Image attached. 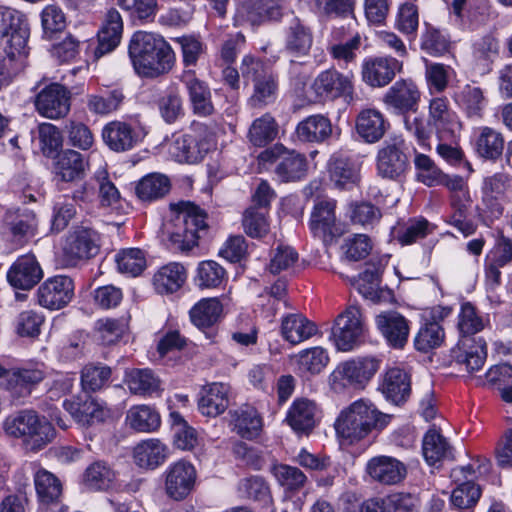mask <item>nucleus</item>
Returning a JSON list of instances; mask_svg holds the SVG:
<instances>
[{"label": "nucleus", "instance_id": "61", "mask_svg": "<svg viewBox=\"0 0 512 512\" xmlns=\"http://www.w3.org/2000/svg\"><path fill=\"white\" fill-rule=\"evenodd\" d=\"M242 226L244 232L251 238L261 239L265 237L270 230L269 222L264 212L256 206L248 207L242 216Z\"/></svg>", "mask_w": 512, "mask_h": 512}, {"label": "nucleus", "instance_id": "14", "mask_svg": "<svg viewBox=\"0 0 512 512\" xmlns=\"http://www.w3.org/2000/svg\"><path fill=\"white\" fill-rule=\"evenodd\" d=\"M70 92L63 85L52 83L44 87L35 98L39 114L50 119L65 117L70 111Z\"/></svg>", "mask_w": 512, "mask_h": 512}, {"label": "nucleus", "instance_id": "17", "mask_svg": "<svg viewBox=\"0 0 512 512\" xmlns=\"http://www.w3.org/2000/svg\"><path fill=\"white\" fill-rule=\"evenodd\" d=\"M96 232L87 228H77L66 239L63 251L69 266L81 260L94 257L99 251Z\"/></svg>", "mask_w": 512, "mask_h": 512}, {"label": "nucleus", "instance_id": "8", "mask_svg": "<svg viewBox=\"0 0 512 512\" xmlns=\"http://www.w3.org/2000/svg\"><path fill=\"white\" fill-rule=\"evenodd\" d=\"M480 462V460H478ZM490 469V462L487 459H483L478 464L477 468H474V464H468L466 466H460L452 470V478L456 481L460 480L461 477L465 478L466 481L459 484L453 491L450 497L451 504L458 509H470L479 500L481 496V490L469 478H473L477 475L485 474Z\"/></svg>", "mask_w": 512, "mask_h": 512}, {"label": "nucleus", "instance_id": "13", "mask_svg": "<svg viewBox=\"0 0 512 512\" xmlns=\"http://www.w3.org/2000/svg\"><path fill=\"white\" fill-rule=\"evenodd\" d=\"M429 124L435 128L440 140L455 138L462 128L459 116L450 107L445 96L433 97L430 100Z\"/></svg>", "mask_w": 512, "mask_h": 512}, {"label": "nucleus", "instance_id": "42", "mask_svg": "<svg viewBox=\"0 0 512 512\" xmlns=\"http://www.w3.org/2000/svg\"><path fill=\"white\" fill-rule=\"evenodd\" d=\"M136 465L145 469H155L167 457V447L157 439L139 443L133 452Z\"/></svg>", "mask_w": 512, "mask_h": 512}, {"label": "nucleus", "instance_id": "46", "mask_svg": "<svg viewBox=\"0 0 512 512\" xmlns=\"http://www.w3.org/2000/svg\"><path fill=\"white\" fill-rule=\"evenodd\" d=\"M300 140L305 142H323L331 136L332 126L323 115H312L301 121L296 128Z\"/></svg>", "mask_w": 512, "mask_h": 512}, {"label": "nucleus", "instance_id": "60", "mask_svg": "<svg viewBox=\"0 0 512 512\" xmlns=\"http://www.w3.org/2000/svg\"><path fill=\"white\" fill-rule=\"evenodd\" d=\"M445 338L443 327L436 322H425L414 338V347L420 352H428L439 347Z\"/></svg>", "mask_w": 512, "mask_h": 512}, {"label": "nucleus", "instance_id": "28", "mask_svg": "<svg viewBox=\"0 0 512 512\" xmlns=\"http://www.w3.org/2000/svg\"><path fill=\"white\" fill-rule=\"evenodd\" d=\"M209 141H200L194 135H180L169 147L170 155L180 163H196L210 150Z\"/></svg>", "mask_w": 512, "mask_h": 512}, {"label": "nucleus", "instance_id": "48", "mask_svg": "<svg viewBox=\"0 0 512 512\" xmlns=\"http://www.w3.org/2000/svg\"><path fill=\"white\" fill-rule=\"evenodd\" d=\"M124 98L125 96L120 89L99 94H88L86 96V107L94 115L107 116L120 108Z\"/></svg>", "mask_w": 512, "mask_h": 512}, {"label": "nucleus", "instance_id": "58", "mask_svg": "<svg viewBox=\"0 0 512 512\" xmlns=\"http://www.w3.org/2000/svg\"><path fill=\"white\" fill-rule=\"evenodd\" d=\"M348 306L340 313L332 328L331 339L338 351L349 352L352 350V312Z\"/></svg>", "mask_w": 512, "mask_h": 512}, {"label": "nucleus", "instance_id": "15", "mask_svg": "<svg viewBox=\"0 0 512 512\" xmlns=\"http://www.w3.org/2000/svg\"><path fill=\"white\" fill-rule=\"evenodd\" d=\"M375 325L389 347L403 349L406 346L410 321L404 315L395 310L381 312L375 317Z\"/></svg>", "mask_w": 512, "mask_h": 512}, {"label": "nucleus", "instance_id": "29", "mask_svg": "<svg viewBox=\"0 0 512 512\" xmlns=\"http://www.w3.org/2000/svg\"><path fill=\"white\" fill-rule=\"evenodd\" d=\"M182 80L188 91L193 113L202 117L213 114L214 105L209 87L203 81L196 78L193 71L185 72Z\"/></svg>", "mask_w": 512, "mask_h": 512}, {"label": "nucleus", "instance_id": "4", "mask_svg": "<svg viewBox=\"0 0 512 512\" xmlns=\"http://www.w3.org/2000/svg\"><path fill=\"white\" fill-rule=\"evenodd\" d=\"M240 71L246 81L253 83V94L249 98L251 107L263 108L275 100L278 85L263 62L250 55L244 56Z\"/></svg>", "mask_w": 512, "mask_h": 512}, {"label": "nucleus", "instance_id": "26", "mask_svg": "<svg viewBox=\"0 0 512 512\" xmlns=\"http://www.w3.org/2000/svg\"><path fill=\"white\" fill-rule=\"evenodd\" d=\"M379 390L385 399L400 405L407 401L411 393L410 376L398 367L388 369L381 378Z\"/></svg>", "mask_w": 512, "mask_h": 512}, {"label": "nucleus", "instance_id": "19", "mask_svg": "<svg viewBox=\"0 0 512 512\" xmlns=\"http://www.w3.org/2000/svg\"><path fill=\"white\" fill-rule=\"evenodd\" d=\"M64 409L81 426H91L109 417V410L89 395H78L63 402Z\"/></svg>", "mask_w": 512, "mask_h": 512}, {"label": "nucleus", "instance_id": "38", "mask_svg": "<svg viewBox=\"0 0 512 512\" xmlns=\"http://www.w3.org/2000/svg\"><path fill=\"white\" fill-rule=\"evenodd\" d=\"M387 122L383 114L376 109L361 111L356 120V130L366 143L378 142L386 132Z\"/></svg>", "mask_w": 512, "mask_h": 512}, {"label": "nucleus", "instance_id": "52", "mask_svg": "<svg viewBox=\"0 0 512 512\" xmlns=\"http://www.w3.org/2000/svg\"><path fill=\"white\" fill-rule=\"evenodd\" d=\"M170 180L160 173L144 176L136 186V194L143 201H153L164 197L170 190Z\"/></svg>", "mask_w": 512, "mask_h": 512}, {"label": "nucleus", "instance_id": "16", "mask_svg": "<svg viewBox=\"0 0 512 512\" xmlns=\"http://www.w3.org/2000/svg\"><path fill=\"white\" fill-rule=\"evenodd\" d=\"M451 98L466 118L479 121L483 118L488 105L486 91L474 83L458 85L453 88Z\"/></svg>", "mask_w": 512, "mask_h": 512}, {"label": "nucleus", "instance_id": "44", "mask_svg": "<svg viewBox=\"0 0 512 512\" xmlns=\"http://www.w3.org/2000/svg\"><path fill=\"white\" fill-rule=\"evenodd\" d=\"M125 382L132 394L147 396L161 390V381L154 372L148 368L132 369L126 372Z\"/></svg>", "mask_w": 512, "mask_h": 512}, {"label": "nucleus", "instance_id": "49", "mask_svg": "<svg viewBox=\"0 0 512 512\" xmlns=\"http://www.w3.org/2000/svg\"><path fill=\"white\" fill-rule=\"evenodd\" d=\"M270 473L278 485L288 493H296L304 488L307 477L298 467L283 463H275L270 468Z\"/></svg>", "mask_w": 512, "mask_h": 512}, {"label": "nucleus", "instance_id": "32", "mask_svg": "<svg viewBox=\"0 0 512 512\" xmlns=\"http://www.w3.org/2000/svg\"><path fill=\"white\" fill-rule=\"evenodd\" d=\"M102 139L110 150L125 152L135 146L138 136L130 124L123 121H111L103 127Z\"/></svg>", "mask_w": 512, "mask_h": 512}, {"label": "nucleus", "instance_id": "35", "mask_svg": "<svg viewBox=\"0 0 512 512\" xmlns=\"http://www.w3.org/2000/svg\"><path fill=\"white\" fill-rule=\"evenodd\" d=\"M350 87V80L337 71H324L312 83L311 90L314 97L311 101L317 102L324 98H335L342 95Z\"/></svg>", "mask_w": 512, "mask_h": 512}, {"label": "nucleus", "instance_id": "54", "mask_svg": "<svg viewBox=\"0 0 512 512\" xmlns=\"http://www.w3.org/2000/svg\"><path fill=\"white\" fill-rule=\"evenodd\" d=\"M277 134L276 120L266 113L252 122L248 131V139L254 146L263 147L272 142Z\"/></svg>", "mask_w": 512, "mask_h": 512}, {"label": "nucleus", "instance_id": "10", "mask_svg": "<svg viewBox=\"0 0 512 512\" xmlns=\"http://www.w3.org/2000/svg\"><path fill=\"white\" fill-rule=\"evenodd\" d=\"M403 70V62L392 56L366 57L361 64L362 81L372 88L390 84Z\"/></svg>", "mask_w": 512, "mask_h": 512}, {"label": "nucleus", "instance_id": "2", "mask_svg": "<svg viewBox=\"0 0 512 512\" xmlns=\"http://www.w3.org/2000/svg\"><path fill=\"white\" fill-rule=\"evenodd\" d=\"M173 213L167 224L169 240L174 249L186 252L197 246L208 229L206 213L191 202L171 203Z\"/></svg>", "mask_w": 512, "mask_h": 512}, {"label": "nucleus", "instance_id": "34", "mask_svg": "<svg viewBox=\"0 0 512 512\" xmlns=\"http://www.w3.org/2000/svg\"><path fill=\"white\" fill-rule=\"evenodd\" d=\"M43 379L44 373L39 369H11L5 388L13 399H20L29 396Z\"/></svg>", "mask_w": 512, "mask_h": 512}, {"label": "nucleus", "instance_id": "57", "mask_svg": "<svg viewBox=\"0 0 512 512\" xmlns=\"http://www.w3.org/2000/svg\"><path fill=\"white\" fill-rule=\"evenodd\" d=\"M114 480L115 472L103 461L93 462L86 468L83 474L85 486L92 490L108 489Z\"/></svg>", "mask_w": 512, "mask_h": 512}, {"label": "nucleus", "instance_id": "21", "mask_svg": "<svg viewBox=\"0 0 512 512\" xmlns=\"http://www.w3.org/2000/svg\"><path fill=\"white\" fill-rule=\"evenodd\" d=\"M282 8V0H244L237 9L236 20L258 25L279 19Z\"/></svg>", "mask_w": 512, "mask_h": 512}, {"label": "nucleus", "instance_id": "40", "mask_svg": "<svg viewBox=\"0 0 512 512\" xmlns=\"http://www.w3.org/2000/svg\"><path fill=\"white\" fill-rule=\"evenodd\" d=\"M489 323L471 302H462L457 315V330L459 338H473Z\"/></svg>", "mask_w": 512, "mask_h": 512}, {"label": "nucleus", "instance_id": "5", "mask_svg": "<svg viewBox=\"0 0 512 512\" xmlns=\"http://www.w3.org/2000/svg\"><path fill=\"white\" fill-rule=\"evenodd\" d=\"M407 147L401 135H390L377 152L376 167L380 177L389 180L400 179L409 168Z\"/></svg>", "mask_w": 512, "mask_h": 512}, {"label": "nucleus", "instance_id": "56", "mask_svg": "<svg viewBox=\"0 0 512 512\" xmlns=\"http://www.w3.org/2000/svg\"><path fill=\"white\" fill-rule=\"evenodd\" d=\"M126 420L131 428L139 432H152L160 426L159 414L147 405L131 407Z\"/></svg>", "mask_w": 512, "mask_h": 512}, {"label": "nucleus", "instance_id": "18", "mask_svg": "<svg viewBox=\"0 0 512 512\" xmlns=\"http://www.w3.org/2000/svg\"><path fill=\"white\" fill-rule=\"evenodd\" d=\"M451 358L469 373L479 371L487 359V344L481 337L459 338L451 349Z\"/></svg>", "mask_w": 512, "mask_h": 512}, {"label": "nucleus", "instance_id": "63", "mask_svg": "<svg viewBox=\"0 0 512 512\" xmlns=\"http://www.w3.org/2000/svg\"><path fill=\"white\" fill-rule=\"evenodd\" d=\"M417 180L426 186L439 185L444 180V173L425 154H416L414 159Z\"/></svg>", "mask_w": 512, "mask_h": 512}, {"label": "nucleus", "instance_id": "62", "mask_svg": "<svg viewBox=\"0 0 512 512\" xmlns=\"http://www.w3.org/2000/svg\"><path fill=\"white\" fill-rule=\"evenodd\" d=\"M425 62V79L430 93H442L448 87L453 69L442 63H432L427 60Z\"/></svg>", "mask_w": 512, "mask_h": 512}, {"label": "nucleus", "instance_id": "45", "mask_svg": "<svg viewBox=\"0 0 512 512\" xmlns=\"http://www.w3.org/2000/svg\"><path fill=\"white\" fill-rule=\"evenodd\" d=\"M316 406L305 399L294 401L290 407L286 420L296 432H310L315 426Z\"/></svg>", "mask_w": 512, "mask_h": 512}, {"label": "nucleus", "instance_id": "11", "mask_svg": "<svg viewBox=\"0 0 512 512\" xmlns=\"http://www.w3.org/2000/svg\"><path fill=\"white\" fill-rule=\"evenodd\" d=\"M421 92L411 79H399L384 93L382 101L386 109L397 115L415 112L418 109Z\"/></svg>", "mask_w": 512, "mask_h": 512}, {"label": "nucleus", "instance_id": "31", "mask_svg": "<svg viewBox=\"0 0 512 512\" xmlns=\"http://www.w3.org/2000/svg\"><path fill=\"white\" fill-rule=\"evenodd\" d=\"M230 386L225 383H212L204 386L198 402L199 410L203 415L216 417L222 414L229 406Z\"/></svg>", "mask_w": 512, "mask_h": 512}, {"label": "nucleus", "instance_id": "23", "mask_svg": "<svg viewBox=\"0 0 512 512\" xmlns=\"http://www.w3.org/2000/svg\"><path fill=\"white\" fill-rule=\"evenodd\" d=\"M43 277V271L37 259L32 254L17 258L7 273L9 283L18 289L29 290Z\"/></svg>", "mask_w": 512, "mask_h": 512}, {"label": "nucleus", "instance_id": "43", "mask_svg": "<svg viewBox=\"0 0 512 512\" xmlns=\"http://www.w3.org/2000/svg\"><path fill=\"white\" fill-rule=\"evenodd\" d=\"M422 452L429 465L450 459L452 448L447 439L435 428L429 429L423 437Z\"/></svg>", "mask_w": 512, "mask_h": 512}, {"label": "nucleus", "instance_id": "9", "mask_svg": "<svg viewBox=\"0 0 512 512\" xmlns=\"http://www.w3.org/2000/svg\"><path fill=\"white\" fill-rule=\"evenodd\" d=\"M29 36L21 16L7 7H0V50L10 55H24Z\"/></svg>", "mask_w": 512, "mask_h": 512}, {"label": "nucleus", "instance_id": "25", "mask_svg": "<svg viewBox=\"0 0 512 512\" xmlns=\"http://www.w3.org/2000/svg\"><path fill=\"white\" fill-rule=\"evenodd\" d=\"M503 198L512 201V177L504 173L486 177L482 184V199L493 215L502 214L503 208L498 201Z\"/></svg>", "mask_w": 512, "mask_h": 512}, {"label": "nucleus", "instance_id": "59", "mask_svg": "<svg viewBox=\"0 0 512 512\" xmlns=\"http://www.w3.org/2000/svg\"><path fill=\"white\" fill-rule=\"evenodd\" d=\"M450 38L448 34L431 25H425L420 37V48L431 56H441L449 50Z\"/></svg>", "mask_w": 512, "mask_h": 512}, {"label": "nucleus", "instance_id": "6", "mask_svg": "<svg viewBox=\"0 0 512 512\" xmlns=\"http://www.w3.org/2000/svg\"><path fill=\"white\" fill-rule=\"evenodd\" d=\"M336 201L323 199L316 202L310 214L309 228L315 238L325 245L343 236L348 231V225L341 223L336 217Z\"/></svg>", "mask_w": 512, "mask_h": 512}, {"label": "nucleus", "instance_id": "3", "mask_svg": "<svg viewBox=\"0 0 512 512\" xmlns=\"http://www.w3.org/2000/svg\"><path fill=\"white\" fill-rule=\"evenodd\" d=\"M4 430L11 437L22 438L31 451L43 449L55 437L51 423L33 410H22L9 416L4 422Z\"/></svg>", "mask_w": 512, "mask_h": 512}, {"label": "nucleus", "instance_id": "27", "mask_svg": "<svg viewBox=\"0 0 512 512\" xmlns=\"http://www.w3.org/2000/svg\"><path fill=\"white\" fill-rule=\"evenodd\" d=\"M123 33V20L119 11L110 8L104 17L102 27L98 32V45L94 50L96 58L110 53L120 43Z\"/></svg>", "mask_w": 512, "mask_h": 512}, {"label": "nucleus", "instance_id": "53", "mask_svg": "<svg viewBox=\"0 0 512 512\" xmlns=\"http://www.w3.org/2000/svg\"><path fill=\"white\" fill-rule=\"evenodd\" d=\"M37 495L43 504H54L62 493L60 480L51 472L39 469L34 475Z\"/></svg>", "mask_w": 512, "mask_h": 512}, {"label": "nucleus", "instance_id": "64", "mask_svg": "<svg viewBox=\"0 0 512 512\" xmlns=\"http://www.w3.org/2000/svg\"><path fill=\"white\" fill-rule=\"evenodd\" d=\"M118 270L131 276H138L146 266L145 257L140 249L130 248L120 251L116 257Z\"/></svg>", "mask_w": 512, "mask_h": 512}, {"label": "nucleus", "instance_id": "37", "mask_svg": "<svg viewBox=\"0 0 512 512\" xmlns=\"http://www.w3.org/2000/svg\"><path fill=\"white\" fill-rule=\"evenodd\" d=\"M185 267L176 262L162 266L153 276V286L158 294L168 295L177 292L186 282Z\"/></svg>", "mask_w": 512, "mask_h": 512}, {"label": "nucleus", "instance_id": "30", "mask_svg": "<svg viewBox=\"0 0 512 512\" xmlns=\"http://www.w3.org/2000/svg\"><path fill=\"white\" fill-rule=\"evenodd\" d=\"M474 135V149L479 157L496 161L502 156L505 139L501 132L492 127L480 126Z\"/></svg>", "mask_w": 512, "mask_h": 512}, {"label": "nucleus", "instance_id": "55", "mask_svg": "<svg viewBox=\"0 0 512 512\" xmlns=\"http://www.w3.org/2000/svg\"><path fill=\"white\" fill-rule=\"evenodd\" d=\"M312 45L310 30L297 17H292L286 31V48L293 53L305 54Z\"/></svg>", "mask_w": 512, "mask_h": 512}, {"label": "nucleus", "instance_id": "7", "mask_svg": "<svg viewBox=\"0 0 512 512\" xmlns=\"http://www.w3.org/2000/svg\"><path fill=\"white\" fill-rule=\"evenodd\" d=\"M264 162L276 163L274 172L281 182H294L305 177L307 160L304 155L289 150L283 145H275L260 154Z\"/></svg>", "mask_w": 512, "mask_h": 512}, {"label": "nucleus", "instance_id": "33", "mask_svg": "<svg viewBox=\"0 0 512 512\" xmlns=\"http://www.w3.org/2000/svg\"><path fill=\"white\" fill-rule=\"evenodd\" d=\"M357 291L374 304H389L395 300L391 289L380 286V273L375 268L367 269L359 275Z\"/></svg>", "mask_w": 512, "mask_h": 512}, {"label": "nucleus", "instance_id": "50", "mask_svg": "<svg viewBox=\"0 0 512 512\" xmlns=\"http://www.w3.org/2000/svg\"><path fill=\"white\" fill-rule=\"evenodd\" d=\"M234 430L242 438L254 439L262 431V418L258 411L250 406L236 410L233 414Z\"/></svg>", "mask_w": 512, "mask_h": 512}, {"label": "nucleus", "instance_id": "51", "mask_svg": "<svg viewBox=\"0 0 512 512\" xmlns=\"http://www.w3.org/2000/svg\"><path fill=\"white\" fill-rule=\"evenodd\" d=\"M222 311V304L217 298H204L191 308L189 314L195 326L206 328L219 320Z\"/></svg>", "mask_w": 512, "mask_h": 512}, {"label": "nucleus", "instance_id": "47", "mask_svg": "<svg viewBox=\"0 0 512 512\" xmlns=\"http://www.w3.org/2000/svg\"><path fill=\"white\" fill-rule=\"evenodd\" d=\"M436 225L422 216L412 217L396 232V240L402 245H412L434 233Z\"/></svg>", "mask_w": 512, "mask_h": 512}, {"label": "nucleus", "instance_id": "22", "mask_svg": "<svg viewBox=\"0 0 512 512\" xmlns=\"http://www.w3.org/2000/svg\"><path fill=\"white\" fill-rule=\"evenodd\" d=\"M366 472L373 481L383 485H395L406 477L407 468L394 457L380 455L367 462Z\"/></svg>", "mask_w": 512, "mask_h": 512}, {"label": "nucleus", "instance_id": "41", "mask_svg": "<svg viewBox=\"0 0 512 512\" xmlns=\"http://www.w3.org/2000/svg\"><path fill=\"white\" fill-rule=\"evenodd\" d=\"M450 201L453 213L449 217L448 223L457 228L464 236L472 235L476 230V225L467 218L471 203L469 189L451 194Z\"/></svg>", "mask_w": 512, "mask_h": 512}, {"label": "nucleus", "instance_id": "36", "mask_svg": "<svg viewBox=\"0 0 512 512\" xmlns=\"http://www.w3.org/2000/svg\"><path fill=\"white\" fill-rule=\"evenodd\" d=\"M87 161L75 150L67 149L58 154L55 161V175L63 182H74L85 176Z\"/></svg>", "mask_w": 512, "mask_h": 512}, {"label": "nucleus", "instance_id": "12", "mask_svg": "<svg viewBox=\"0 0 512 512\" xmlns=\"http://www.w3.org/2000/svg\"><path fill=\"white\" fill-rule=\"evenodd\" d=\"M74 296L72 278L57 275L46 279L37 290L38 303L49 310H60L67 306Z\"/></svg>", "mask_w": 512, "mask_h": 512}, {"label": "nucleus", "instance_id": "1", "mask_svg": "<svg viewBox=\"0 0 512 512\" xmlns=\"http://www.w3.org/2000/svg\"><path fill=\"white\" fill-rule=\"evenodd\" d=\"M128 53L134 70L144 77H157L168 73L175 62L170 45L160 35L150 32L134 33Z\"/></svg>", "mask_w": 512, "mask_h": 512}, {"label": "nucleus", "instance_id": "39", "mask_svg": "<svg viewBox=\"0 0 512 512\" xmlns=\"http://www.w3.org/2000/svg\"><path fill=\"white\" fill-rule=\"evenodd\" d=\"M316 332L315 324L302 314H288L282 319L281 334L291 344H299L312 337Z\"/></svg>", "mask_w": 512, "mask_h": 512}, {"label": "nucleus", "instance_id": "24", "mask_svg": "<svg viewBox=\"0 0 512 512\" xmlns=\"http://www.w3.org/2000/svg\"><path fill=\"white\" fill-rule=\"evenodd\" d=\"M389 420V415L380 413L370 402L365 400L355 401L354 440L365 439L372 429L385 427Z\"/></svg>", "mask_w": 512, "mask_h": 512}, {"label": "nucleus", "instance_id": "20", "mask_svg": "<svg viewBox=\"0 0 512 512\" xmlns=\"http://www.w3.org/2000/svg\"><path fill=\"white\" fill-rule=\"evenodd\" d=\"M196 480V471L190 463L178 461L166 471L165 490L174 500L186 498L192 491Z\"/></svg>", "mask_w": 512, "mask_h": 512}]
</instances>
